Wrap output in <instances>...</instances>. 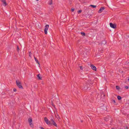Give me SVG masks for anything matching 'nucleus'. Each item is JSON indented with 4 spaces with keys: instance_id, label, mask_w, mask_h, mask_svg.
<instances>
[{
    "instance_id": "1",
    "label": "nucleus",
    "mask_w": 129,
    "mask_h": 129,
    "mask_svg": "<svg viewBox=\"0 0 129 129\" xmlns=\"http://www.w3.org/2000/svg\"><path fill=\"white\" fill-rule=\"evenodd\" d=\"M89 81H88L87 83H85L83 86H82V89L84 90H86L88 89L90 85V84H89Z\"/></svg>"
},
{
    "instance_id": "2",
    "label": "nucleus",
    "mask_w": 129,
    "mask_h": 129,
    "mask_svg": "<svg viewBox=\"0 0 129 129\" xmlns=\"http://www.w3.org/2000/svg\"><path fill=\"white\" fill-rule=\"evenodd\" d=\"M16 83L17 86L19 88L21 89H23V87L20 82H19L18 81L16 80Z\"/></svg>"
},
{
    "instance_id": "3",
    "label": "nucleus",
    "mask_w": 129,
    "mask_h": 129,
    "mask_svg": "<svg viewBox=\"0 0 129 129\" xmlns=\"http://www.w3.org/2000/svg\"><path fill=\"white\" fill-rule=\"evenodd\" d=\"M28 121L29 123V125L31 127H33V124H32V119L31 117H29L28 119Z\"/></svg>"
},
{
    "instance_id": "4",
    "label": "nucleus",
    "mask_w": 129,
    "mask_h": 129,
    "mask_svg": "<svg viewBox=\"0 0 129 129\" xmlns=\"http://www.w3.org/2000/svg\"><path fill=\"white\" fill-rule=\"evenodd\" d=\"M44 120L47 124L48 125L50 124H51L50 121L48 120V119L46 117H44Z\"/></svg>"
},
{
    "instance_id": "5",
    "label": "nucleus",
    "mask_w": 129,
    "mask_h": 129,
    "mask_svg": "<svg viewBox=\"0 0 129 129\" xmlns=\"http://www.w3.org/2000/svg\"><path fill=\"white\" fill-rule=\"evenodd\" d=\"M49 27V25L48 24L46 25L45 26V28L44 29L45 34H47V31Z\"/></svg>"
},
{
    "instance_id": "6",
    "label": "nucleus",
    "mask_w": 129,
    "mask_h": 129,
    "mask_svg": "<svg viewBox=\"0 0 129 129\" xmlns=\"http://www.w3.org/2000/svg\"><path fill=\"white\" fill-rule=\"evenodd\" d=\"M110 26L112 28H115L116 27V24L114 23L113 24L112 23H110Z\"/></svg>"
},
{
    "instance_id": "7",
    "label": "nucleus",
    "mask_w": 129,
    "mask_h": 129,
    "mask_svg": "<svg viewBox=\"0 0 129 129\" xmlns=\"http://www.w3.org/2000/svg\"><path fill=\"white\" fill-rule=\"evenodd\" d=\"M105 9V8L104 7H101L100 9L98 11V12L99 13H102L103 11Z\"/></svg>"
},
{
    "instance_id": "8",
    "label": "nucleus",
    "mask_w": 129,
    "mask_h": 129,
    "mask_svg": "<svg viewBox=\"0 0 129 129\" xmlns=\"http://www.w3.org/2000/svg\"><path fill=\"white\" fill-rule=\"evenodd\" d=\"M1 1L3 3L4 6H6L7 5L6 0H2Z\"/></svg>"
},
{
    "instance_id": "9",
    "label": "nucleus",
    "mask_w": 129,
    "mask_h": 129,
    "mask_svg": "<svg viewBox=\"0 0 129 129\" xmlns=\"http://www.w3.org/2000/svg\"><path fill=\"white\" fill-rule=\"evenodd\" d=\"M90 67H91V69L93 70H94V71L96 70V68L95 66H94L93 65H91L90 66Z\"/></svg>"
},
{
    "instance_id": "10",
    "label": "nucleus",
    "mask_w": 129,
    "mask_h": 129,
    "mask_svg": "<svg viewBox=\"0 0 129 129\" xmlns=\"http://www.w3.org/2000/svg\"><path fill=\"white\" fill-rule=\"evenodd\" d=\"M37 77L38 78V79L39 80H41L42 79V77H41V75L39 74H38L37 75Z\"/></svg>"
},
{
    "instance_id": "11",
    "label": "nucleus",
    "mask_w": 129,
    "mask_h": 129,
    "mask_svg": "<svg viewBox=\"0 0 129 129\" xmlns=\"http://www.w3.org/2000/svg\"><path fill=\"white\" fill-rule=\"evenodd\" d=\"M83 49L82 50H81V49L79 50V51H80L81 52H82V53L83 54H84V51H85L86 50H85V49L83 48H82Z\"/></svg>"
},
{
    "instance_id": "12",
    "label": "nucleus",
    "mask_w": 129,
    "mask_h": 129,
    "mask_svg": "<svg viewBox=\"0 0 129 129\" xmlns=\"http://www.w3.org/2000/svg\"><path fill=\"white\" fill-rule=\"evenodd\" d=\"M109 117H106L104 118V120L106 122H107L109 120Z\"/></svg>"
},
{
    "instance_id": "13",
    "label": "nucleus",
    "mask_w": 129,
    "mask_h": 129,
    "mask_svg": "<svg viewBox=\"0 0 129 129\" xmlns=\"http://www.w3.org/2000/svg\"><path fill=\"white\" fill-rule=\"evenodd\" d=\"M105 94L103 92H102V93L101 97H103L104 98L105 97Z\"/></svg>"
},
{
    "instance_id": "14",
    "label": "nucleus",
    "mask_w": 129,
    "mask_h": 129,
    "mask_svg": "<svg viewBox=\"0 0 129 129\" xmlns=\"http://www.w3.org/2000/svg\"><path fill=\"white\" fill-rule=\"evenodd\" d=\"M51 123V124H52L53 125H54L56 127H57V124L54 121L53 122H52V123Z\"/></svg>"
},
{
    "instance_id": "15",
    "label": "nucleus",
    "mask_w": 129,
    "mask_h": 129,
    "mask_svg": "<svg viewBox=\"0 0 129 129\" xmlns=\"http://www.w3.org/2000/svg\"><path fill=\"white\" fill-rule=\"evenodd\" d=\"M34 59H35L36 61V62H37V63H38L39 64H40L39 62V61H38V60L36 58L34 57Z\"/></svg>"
},
{
    "instance_id": "16",
    "label": "nucleus",
    "mask_w": 129,
    "mask_h": 129,
    "mask_svg": "<svg viewBox=\"0 0 129 129\" xmlns=\"http://www.w3.org/2000/svg\"><path fill=\"white\" fill-rule=\"evenodd\" d=\"M80 33L81 35L83 36H85V34L84 32H81Z\"/></svg>"
},
{
    "instance_id": "17",
    "label": "nucleus",
    "mask_w": 129,
    "mask_h": 129,
    "mask_svg": "<svg viewBox=\"0 0 129 129\" xmlns=\"http://www.w3.org/2000/svg\"><path fill=\"white\" fill-rule=\"evenodd\" d=\"M117 99L118 100H120L121 99V97L119 96V95H118L117 96Z\"/></svg>"
},
{
    "instance_id": "18",
    "label": "nucleus",
    "mask_w": 129,
    "mask_h": 129,
    "mask_svg": "<svg viewBox=\"0 0 129 129\" xmlns=\"http://www.w3.org/2000/svg\"><path fill=\"white\" fill-rule=\"evenodd\" d=\"M90 6L92 8H95L96 7V6L93 5H90Z\"/></svg>"
},
{
    "instance_id": "19",
    "label": "nucleus",
    "mask_w": 129,
    "mask_h": 129,
    "mask_svg": "<svg viewBox=\"0 0 129 129\" xmlns=\"http://www.w3.org/2000/svg\"><path fill=\"white\" fill-rule=\"evenodd\" d=\"M116 88L117 90H119L120 88L119 86H116Z\"/></svg>"
},
{
    "instance_id": "20",
    "label": "nucleus",
    "mask_w": 129,
    "mask_h": 129,
    "mask_svg": "<svg viewBox=\"0 0 129 129\" xmlns=\"http://www.w3.org/2000/svg\"><path fill=\"white\" fill-rule=\"evenodd\" d=\"M52 0H50V1L49 2V3H48V4L49 5H51L52 4Z\"/></svg>"
},
{
    "instance_id": "21",
    "label": "nucleus",
    "mask_w": 129,
    "mask_h": 129,
    "mask_svg": "<svg viewBox=\"0 0 129 129\" xmlns=\"http://www.w3.org/2000/svg\"><path fill=\"white\" fill-rule=\"evenodd\" d=\"M29 56L30 57H31V55H32V53H31V52H29Z\"/></svg>"
},
{
    "instance_id": "22",
    "label": "nucleus",
    "mask_w": 129,
    "mask_h": 129,
    "mask_svg": "<svg viewBox=\"0 0 129 129\" xmlns=\"http://www.w3.org/2000/svg\"><path fill=\"white\" fill-rule=\"evenodd\" d=\"M19 50H20V49H19V47L18 46H17V50L18 52H19Z\"/></svg>"
},
{
    "instance_id": "23",
    "label": "nucleus",
    "mask_w": 129,
    "mask_h": 129,
    "mask_svg": "<svg viewBox=\"0 0 129 129\" xmlns=\"http://www.w3.org/2000/svg\"><path fill=\"white\" fill-rule=\"evenodd\" d=\"M78 14H80V13H81L82 12V10H80L78 11Z\"/></svg>"
},
{
    "instance_id": "24",
    "label": "nucleus",
    "mask_w": 129,
    "mask_h": 129,
    "mask_svg": "<svg viewBox=\"0 0 129 129\" xmlns=\"http://www.w3.org/2000/svg\"><path fill=\"white\" fill-rule=\"evenodd\" d=\"M50 120L51 121V123H52V122L54 121V120L52 119H51Z\"/></svg>"
},
{
    "instance_id": "25",
    "label": "nucleus",
    "mask_w": 129,
    "mask_h": 129,
    "mask_svg": "<svg viewBox=\"0 0 129 129\" xmlns=\"http://www.w3.org/2000/svg\"><path fill=\"white\" fill-rule=\"evenodd\" d=\"M125 88L126 89H128V86H125Z\"/></svg>"
},
{
    "instance_id": "26",
    "label": "nucleus",
    "mask_w": 129,
    "mask_h": 129,
    "mask_svg": "<svg viewBox=\"0 0 129 129\" xmlns=\"http://www.w3.org/2000/svg\"><path fill=\"white\" fill-rule=\"evenodd\" d=\"M74 10L75 9L74 8H72L71 9V11H72V12H73L74 11Z\"/></svg>"
},
{
    "instance_id": "27",
    "label": "nucleus",
    "mask_w": 129,
    "mask_h": 129,
    "mask_svg": "<svg viewBox=\"0 0 129 129\" xmlns=\"http://www.w3.org/2000/svg\"><path fill=\"white\" fill-rule=\"evenodd\" d=\"M79 67H80V69L81 70H82L83 69L82 67V66H80Z\"/></svg>"
},
{
    "instance_id": "28",
    "label": "nucleus",
    "mask_w": 129,
    "mask_h": 129,
    "mask_svg": "<svg viewBox=\"0 0 129 129\" xmlns=\"http://www.w3.org/2000/svg\"><path fill=\"white\" fill-rule=\"evenodd\" d=\"M13 91L14 92H16L17 91V90L15 88H14L13 89Z\"/></svg>"
},
{
    "instance_id": "29",
    "label": "nucleus",
    "mask_w": 129,
    "mask_h": 129,
    "mask_svg": "<svg viewBox=\"0 0 129 129\" xmlns=\"http://www.w3.org/2000/svg\"><path fill=\"white\" fill-rule=\"evenodd\" d=\"M51 103H52V106H53L54 107H55V105H54L53 104V102H52H52H51Z\"/></svg>"
},
{
    "instance_id": "30",
    "label": "nucleus",
    "mask_w": 129,
    "mask_h": 129,
    "mask_svg": "<svg viewBox=\"0 0 129 129\" xmlns=\"http://www.w3.org/2000/svg\"><path fill=\"white\" fill-rule=\"evenodd\" d=\"M113 102H114V103H116L115 102V100H113Z\"/></svg>"
},
{
    "instance_id": "31",
    "label": "nucleus",
    "mask_w": 129,
    "mask_h": 129,
    "mask_svg": "<svg viewBox=\"0 0 129 129\" xmlns=\"http://www.w3.org/2000/svg\"><path fill=\"white\" fill-rule=\"evenodd\" d=\"M40 128H41V129H45L42 127H40Z\"/></svg>"
},
{
    "instance_id": "32",
    "label": "nucleus",
    "mask_w": 129,
    "mask_h": 129,
    "mask_svg": "<svg viewBox=\"0 0 129 129\" xmlns=\"http://www.w3.org/2000/svg\"><path fill=\"white\" fill-rule=\"evenodd\" d=\"M128 127L127 126L125 127V129H128Z\"/></svg>"
},
{
    "instance_id": "33",
    "label": "nucleus",
    "mask_w": 129,
    "mask_h": 129,
    "mask_svg": "<svg viewBox=\"0 0 129 129\" xmlns=\"http://www.w3.org/2000/svg\"><path fill=\"white\" fill-rule=\"evenodd\" d=\"M91 83H90V84L91 85H92V84L93 83H92V82H91Z\"/></svg>"
},
{
    "instance_id": "34",
    "label": "nucleus",
    "mask_w": 129,
    "mask_h": 129,
    "mask_svg": "<svg viewBox=\"0 0 129 129\" xmlns=\"http://www.w3.org/2000/svg\"><path fill=\"white\" fill-rule=\"evenodd\" d=\"M128 82H129V78L128 79Z\"/></svg>"
},
{
    "instance_id": "35",
    "label": "nucleus",
    "mask_w": 129,
    "mask_h": 129,
    "mask_svg": "<svg viewBox=\"0 0 129 129\" xmlns=\"http://www.w3.org/2000/svg\"><path fill=\"white\" fill-rule=\"evenodd\" d=\"M58 118H59V119H60V117L59 116H58Z\"/></svg>"
},
{
    "instance_id": "36",
    "label": "nucleus",
    "mask_w": 129,
    "mask_h": 129,
    "mask_svg": "<svg viewBox=\"0 0 129 129\" xmlns=\"http://www.w3.org/2000/svg\"><path fill=\"white\" fill-rule=\"evenodd\" d=\"M105 42V44H106V41H104Z\"/></svg>"
},
{
    "instance_id": "37",
    "label": "nucleus",
    "mask_w": 129,
    "mask_h": 129,
    "mask_svg": "<svg viewBox=\"0 0 129 129\" xmlns=\"http://www.w3.org/2000/svg\"><path fill=\"white\" fill-rule=\"evenodd\" d=\"M81 121V122H83V121L82 120Z\"/></svg>"
},
{
    "instance_id": "38",
    "label": "nucleus",
    "mask_w": 129,
    "mask_h": 129,
    "mask_svg": "<svg viewBox=\"0 0 129 129\" xmlns=\"http://www.w3.org/2000/svg\"><path fill=\"white\" fill-rule=\"evenodd\" d=\"M85 54L87 55V54H86V53H85Z\"/></svg>"
},
{
    "instance_id": "39",
    "label": "nucleus",
    "mask_w": 129,
    "mask_h": 129,
    "mask_svg": "<svg viewBox=\"0 0 129 129\" xmlns=\"http://www.w3.org/2000/svg\"><path fill=\"white\" fill-rule=\"evenodd\" d=\"M37 1H38L39 0H36Z\"/></svg>"
},
{
    "instance_id": "40",
    "label": "nucleus",
    "mask_w": 129,
    "mask_h": 129,
    "mask_svg": "<svg viewBox=\"0 0 129 129\" xmlns=\"http://www.w3.org/2000/svg\"><path fill=\"white\" fill-rule=\"evenodd\" d=\"M112 129H114V128H112Z\"/></svg>"
}]
</instances>
